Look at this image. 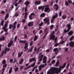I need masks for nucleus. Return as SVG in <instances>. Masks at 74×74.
<instances>
[{"mask_svg": "<svg viewBox=\"0 0 74 74\" xmlns=\"http://www.w3.org/2000/svg\"><path fill=\"white\" fill-rule=\"evenodd\" d=\"M66 63H64L62 66H59V68H52L50 69V70H49L47 72V74H54L55 73L58 74L60 73V71L65 67L66 65Z\"/></svg>", "mask_w": 74, "mask_h": 74, "instance_id": "nucleus-1", "label": "nucleus"}, {"mask_svg": "<svg viewBox=\"0 0 74 74\" xmlns=\"http://www.w3.org/2000/svg\"><path fill=\"white\" fill-rule=\"evenodd\" d=\"M55 32L53 31L50 34V39H52L53 40H54L55 38V35H54Z\"/></svg>", "mask_w": 74, "mask_h": 74, "instance_id": "nucleus-2", "label": "nucleus"}, {"mask_svg": "<svg viewBox=\"0 0 74 74\" xmlns=\"http://www.w3.org/2000/svg\"><path fill=\"white\" fill-rule=\"evenodd\" d=\"M8 21H7V23H5L4 27H3V29L4 30V31L5 32H7L8 31V29L6 28L8 27Z\"/></svg>", "mask_w": 74, "mask_h": 74, "instance_id": "nucleus-3", "label": "nucleus"}, {"mask_svg": "<svg viewBox=\"0 0 74 74\" xmlns=\"http://www.w3.org/2000/svg\"><path fill=\"white\" fill-rule=\"evenodd\" d=\"M43 21H44V23L45 24H47L48 25L50 23L49 21V18L48 17L46 18L43 19Z\"/></svg>", "mask_w": 74, "mask_h": 74, "instance_id": "nucleus-4", "label": "nucleus"}, {"mask_svg": "<svg viewBox=\"0 0 74 74\" xmlns=\"http://www.w3.org/2000/svg\"><path fill=\"white\" fill-rule=\"evenodd\" d=\"M67 26L68 27V29L66 31V29H65L64 30V33H66L69 32L71 29V25L70 24H68L67 25Z\"/></svg>", "mask_w": 74, "mask_h": 74, "instance_id": "nucleus-5", "label": "nucleus"}, {"mask_svg": "<svg viewBox=\"0 0 74 74\" xmlns=\"http://www.w3.org/2000/svg\"><path fill=\"white\" fill-rule=\"evenodd\" d=\"M58 16V14H56V15H54L52 17V19L51 20V23H53V22L54 19Z\"/></svg>", "mask_w": 74, "mask_h": 74, "instance_id": "nucleus-6", "label": "nucleus"}, {"mask_svg": "<svg viewBox=\"0 0 74 74\" xmlns=\"http://www.w3.org/2000/svg\"><path fill=\"white\" fill-rule=\"evenodd\" d=\"M34 16V14L33 13H32L29 16V18L30 19H32Z\"/></svg>", "mask_w": 74, "mask_h": 74, "instance_id": "nucleus-7", "label": "nucleus"}, {"mask_svg": "<svg viewBox=\"0 0 74 74\" xmlns=\"http://www.w3.org/2000/svg\"><path fill=\"white\" fill-rule=\"evenodd\" d=\"M28 44L27 43H25V46L24 47V49H25V52H26L27 49H28V48L27 47L28 46Z\"/></svg>", "mask_w": 74, "mask_h": 74, "instance_id": "nucleus-8", "label": "nucleus"}, {"mask_svg": "<svg viewBox=\"0 0 74 74\" xmlns=\"http://www.w3.org/2000/svg\"><path fill=\"white\" fill-rule=\"evenodd\" d=\"M50 10L49 9V8L48 7H46L45 9V10H44V11L45 12H48V13H49L50 11Z\"/></svg>", "mask_w": 74, "mask_h": 74, "instance_id": "nucleus-9", "label": "nucleus"}, {"mask_svg": "<svg viewBox=\"0 0 74 74\" xmlns=\"http://www.w3.org/2000/svg\"><path fill=\"white\" fill-rule=\"evenodd\" d=\"M53 51H54V52H55L56 53V55H57L58 53V48H56L54 49Z\"/></svg>", "mask_w": 74, "mask_h": 74, "instance_id": "nucleus-10", "label": "nucleus"}, {"mask_svg": "<svg viewBox=\"0 0 74 74\" xmlns=\"http://www.w3.org/2000/svg\"><path fill=\"white\" fill-rule=\"evenodd\" d=\"M13 41L11 40L10 42L8 43V47H10L13 44Z\"/></svg>", "mask_w": 74, "mask_h": 74, "instance_id": "nucleus-11", "label": "nucleus"}, {"mask_svg": "<svg viewBox=\"0 0 74 74\" xmlns=\"http://www.w3.org/2000/svg\"><path fill=\"white\" fill-rule=\"evenodd\" d=\"M46 60H47V58L46 56H44L43 59V63H45L47 62Z\"/></svg>", "mask_w": 74, "mask_h": 74, "instance_id": "nucleus-12", "label": "nucleus"}, {"mask_svg": "<svg viewBox=\"0 0 74 74\" xmlns=\"http://www.w3.org/2000/svg\"><path fill=\"white\" fill-rule=\"evenodd\" d=\"M43 55H40V56L39 58V61L40 62H41V61H42V57H43Z\"/></svg>", "mask_w": 74, "mask_h": 74, "instance_id": "nucleus-13", "label": "nucleus"}, {"mask_svg": "<svg viewBox=\"0 0 74 74\" xmlns=\"http://www.w3.org/2000/svg\"><path fill=\"white\" fill-rule=\"evenodd\" d=\"M70 46L71 47H74V42L71 41L70 42Z\"/></svg>", "mask_w": 74, "mask_h": 74, "instance_id": "nucleus-14", "label": "nucleus"}, {"mask_svg": "<svg viewBox=\"0 0 74 74\" xmlns=\"http://www.w3.org/2000/svg\"><path fill=\"white\" fill-rule=\"evenodd\" d=\"M29 62H32V61H35V62L36 59H35V58H32V59H30L29 60Z\"/></svg>", "mask_w": 74, "mask_h": 74, "instance_id": "nucleus-15", "label": "nucleus"}, {"mask_svg": "<svg viewBox=\"0 0 74 74\" xmlns=\"http://www.w3.org/2000/svg\"><path fill=\"white\" fill-rule=\"evenodd\" d=\"M54 8L56 9V10H57L58 8V6L57 4H55L54 5Z\"/></svg>", "mask_w": 74, "mask_h": 74, "instance_id": "nucleus-16", "label": "nucleus"}, {"mask_svg": "<svg viewBox=\"0 0 74 74\" xmlns=\"http://www.w3.org/2000/svg\"><path fill=\"white\" fill-rule=\"evenodd\" d=\"M10 50V49L9 48H8L7 47H6L5 48V51L4 52V53H6L7 52V51H8V52Z\"/></svg>", "mask_w": 74, "mask_h": 74, "instance_id": "nucleus-17", "label": "nucleus"}, {"mask_svg": "<svg viewBox=\"0 0 74 74\" xmlns=\"http://www.w3.org/2000/svg\"><path fill=\"white\" fill-rule=\"evenodd\" d=\"M33 25V22H31L28 23V25L29 27H30Z\"/></svg>", "mask_w": 74, "mask_h": 74, "instance_id": "nucleus-18", "label": "nucleus"}, {"mask_svg": "<svg viewBox=\"0 0 74 74\" xmlns=\"http://www.w3.org/2000/svg\"><path fill=\"white\" fill-rule=\"evenodd\" d=\"M59 64V60L57 61L56 64L55 65V66H56V67H58Z\"/></svg>", "mask_w": 74, "mask_h": 74, "instance_id": "nucleus-19", "label": "nucleus"}, {"mask_svg": "<svg viewBox=\"0 0 74 74\" xmlns=\"http://www.w3.org/2000/svg\"><path fill=\"white\" fill-rule=\"evenodd\" d=\"M18 41H19V42L20 43H25L26 42V40H21L20 39H18Z\"/></svg>", "mask_w": 74, "mask_h": 74, "instance_id": "nucleus-20", "label": "nucleus"}, {"mask_svg": "<svg viewBox=\"0 0 74 74\" xmlns=\"http://www.w3.org/2000/svg\"><path fill=\"white\" fill-rule=\"evenodd\" d=\"M17 23V22L16 21L15 23H14V25H13V26H12V27H13V29H14L16 27V24Z\"/></svg>", "mask_w": 74, "mask_h": 74, "instance_id": "nucleus-21", "label": "nucleus"}, {"mask_svg": "<svg viewBox=\"0 0 74 74\" xmlns=\"http://www.w3.org/2000/svg\"><path fill=\"white\" fill-rule=\"evenodd\" d=\"M23 53V52H21V53H18V58H20V57H21V55H22Z\"/></svg>", "mask_w": 74, "mask_h": 74, "instance_id": "nucleus-22", "label": "nucleus"}, {"mask_svg": "<svg viewBox=\"0 0 74 74\" xmlns=\"http://www.w3.org/2000/svg\"><path fill=\"white\" fill-rule=\"evenodd\" d=\"M40 4V1H37L35 2V4L36 5H39Z\"/></svg>", "mask_w": 74, "mask_h": 74, "instance_id": "nucleus-23", "label": "nucleus"}, {"mask_svg": "<svg viewBox=\"0 0 74 74\" xmlns=\"http://www.w3.org/2000/svg\"><path fill=\"white\" fill-rule=\"evenodd\" d=\"M23 62V59H21L20 60V62H19V64H22V63Z\"/></svg>", "mask_w": 74, "mask_h": 74, "instance_id": "nucleus-24", "label": "nucleus"}, {"mask_svg": "<svg viewBox=\"0 0 74 74\" xmlns=\"http://www.w3.org/2000/svg\"><path fill=\"white\" fill-rule=\"evenodd\" d=\"M73 31H70L69 33H68V34L69 35L71 36L72 35V34H73Z\"/></svg>", "mask_w": 74, "mask_h": 74, "instance_id": "nucleus-25", "label": "nucleus"}, {"mask_svg": "<svg viewBox=\"0 0 74 74\" xmlns=\"http://www.w3.org/2000/svg\"><path fill=\"white\" fill-rule=\"evenodd\" d=\"M34 41H35L37 40L38 38V37L36 36H35L34 37Z\"/></svg>", "mask_w": 74, "mask_h": 74, "instance_id": "nucleus-26", "label": "nucleus"}, {"mask_svg": "<svg viewBox=\"0 0 74 74\" xmlns=\"http://www.w3.org/2000/svg\"><path fill=\"white\" fill-rule=\"evenodd\" d=\"M29 4V3L28 1H26L25 3V4L26 5V6H28Z\"/></svg>", "mask_w": 74, "mask_h": 74, "instance_id": "nucleus-27", "label": "nucleus"}, {"mask_svg": "<svg viewBox=\"0 0 74 74\" xmlns=\"http://www.w3.org/2000/svg\"><path fill=\"white\" fill-rule=\"evenodd\" d=\"M36 61H35L34 62L33 64L31 65V66L32 67H34V66H35V63H36Z\"/></svg>", "mask_w": 74, "mask_h": 74, "instance_id": "nucleus-28", "label": "nucleus"}, {"mask_svg": "<svg viewBox=\"0 0 74 74\" xmlns=\"http://www.w3.org/2000/svg\"><path fill=\"white\" fill-rule=\"evenodd\" d=\"M44 7H40L38 8V9H42V11H43L44 9Z\"/></svg>", "mask_w": 74, "mask_h": 74, "instance_id": "nucleus-29", "label": "nucleus"}, {"mask_svg": "<svg viewBox=\"0 0 74 74\" xmlns=\"http://www.w3.org/2000/svg\"><path fill=\"white\" fill-rule=\"evenodd\" d=\"M34 47L33 46L32 47L30 48V49L28 51V52H32Z\"/></svg>", "mask_w": 74, "mask_h": 74, "instance_id": "nucleus-30", "label": "nucleus"}, {"mask_svg": "<svg viewBox=\"0 0 74 74\" xmlns=\"http://www.w3.org/2000/svg\"><path fill=\"white\" fill-rule=\"evenodd\" d=\"M62 17L63 19H65L66 18V15H64L62 16Z\"/></svg>", "mask_w": 74, "mask_h": 74, "instance_id": "nucleus-31", "label": "nucleus"}, {"mask_svg": "<svg viewBox=\"0 0 74 74\" xmlns=\"http://www.w3.org/2000/svg\"><path fill=\"white\" fill-rule=\"evenodd\" d=\"M9 17V14H6V17H5V20H6L7 19V18H8Z\"/></svg>", "mask_w": 74, "mask_h": 74, "instance_id": "nucleus-32", "label": "nucleus"}, {"mask_svg": "<svg viewBox=\"0 0 74 74\" xmlns=\"http://www.w3.org/2000/svg\"><path fill=\"white\" fill-rule=\"evenodd\" d=\"M45 15V13H42V14H41L40 15V16L41 17H44Z\"/></svg>", "mask_w": 74, "mask_h": 74, "instance_id": "nucleus-33", "label": "nucleus"}, {"mask_svg": "<svg viewBox=\"0 0 74 74\" xmlns=\"http://www.w3.org/2000/svg\"><path fill=\"white\" fill-rule=\"evenodd\" d=\"M74 36H72V37H70L69 39V40H73V39L74 38Z\"/></svg>", "mask_w": 74, "mask_h": 74, "instance_id": "nucleus-34", "label": "nucleus"}, {"mask_svg": "<svg viewBox=\"0 0 74 74\" xmlns=\"http://www.w3.org/2000/svg\"><path fill=\"white\" fill-rule=\"evenodd\" d=\"M12 68L10 69V70H9V73L10 74L12 73Z\"/></svg>", "mask_w": 74, "mask_h": 74, "instance_id": "nucleus-35", "label": "nucleus"}, {"mask_svg": "<svg viewBox=\"0 0 74 74\" xmlns=\"http://www.w3.org/2000/svg\"><path fill=\"white\" fill-rule=\"evenodd\" d=\"M47 33H48L47 32H46V33L44 35V36H43V39H44V38H45V37L46 36V35H47Z\"/></svg>", "mask_w": 74, "mask_h": 74, "instance_id": "nucleus-36", "label": "nucleus"}, {"mask_svg": "<svg viewBox=\"0 0 74 74\" xmlns=\"http://www.w3.org/2000/svg\"><path fill=\"white\" fill-rule=\"evenodd\" d=\"M31 67V66H28L27 67L25 68L24 69V70H27V69H29V68H30Z\"/></svg>", "mask_w": 74, "mask_h": 74, "instance_id": "nucleus-37", "label": "nucleus"}, {"mask_svg": "<svg viewBox=\"0 0 74 74\" xmlns=\"http://www.w3.org/2000/svg\"><path fill=\"white\" fill-rule=\"evenodd\" d=\"M42 67L40 65V66H39L38 67L39 71H40L42 69Z\"/></svg>", "mask_w": 74, "mask_h": 74, "instance_id": "nucleus-38", "label": "nucleus"}, {"mask_svg": "<svg viewBox=\"0 0 74 74\" xmlns=\"http://www.w3.org/2000/svg\"><path fill=\"white\" fill-rule=\"evenodd\" d=\"M27 12H26V13H25V15L24 16V18H25L27 17Z\"/></svg>", "mask_w": 74, "mask_h": 74, "instance_id": "nucleus-39", "label": "nucleus"}, {"mask_svg": "<svg viewBox=\"0 0 74 74\" xmlns=\"http://www.w3.org/2000/svg\"><path fill=\"white\" fill-rule=\"evenodd\" d=\"M54 26L53 25H51L50 27V29H52L53 27Z\"/></svg>", "mask_w": 74, "mask_h": 74, "instance_id": "nucleus-40", "label": "nucleus"}, {"mask_svg": "<svg viewBox=\"0 0 74 74\" xmlns=\"http://www.w3.org/2000/svg\"><path fill=\"white\" fill-rule=\"evenodd\" d=\"M43 23L42 21H41V23L40 24H39V26H42Z\"/></svg>", "mask_w": 74, "mask_h": 74, "instance_id": "nucleus-41", "label": "nucleus"}, {"mask_svg": "<svg viewBox=\"0 0 74 74\" xmlns=\"http://www.w3.org/2000/svg\"><path fill=\"white\" fill-rule=\"evenodd\" d=\"M4 39V36H3L1 38H0V40H3Z\"/></svg>", "mask_w": 74, "mask_h": 74, "instance_id": "nucleus-42", "label": "nucleus"}, {"mask_svg": "<svg viewBox=\"0 0 74 74\" xmlns=\"http://www.w3.org/2000/svg\"><path fill=\"white\" fill-rule=\"evenodd\" d=\"M65 41L63 40L61 41L59 43L60 44H62L65 42Z\"/></svg>", "mask_w": 74, "mask_h": 74, "instance_id": "nucleus-43", "label": "nucleus"}, {"mask_svg": "<svg viewBox=\"0 0 74 74\" xmlns=\"http://www.w3.org/2000/svg\"><path fill=\"white\" fill-rule=\"evenodd\" d=\"M6 66H7V65L6 64H5L4 65H3V69H5H5L4 68H5L6 67Z\"/></svg>", "mask_w": 74, "mask_h": 74, "instance_id": "nucleus-44", "label": "nucleus"}, {"mask_svg": "<svg viewBox=\"0 0 74 74\" xmlns=\"http://www.w3.org/2000/svg\"><path fill=\"white\" fill-rule=\"evenodd\" d=\"M65 4L66 6H68L69 5V4L67 2H65Z\"/></svg>", "mask_w": 74, "mask_h": 74, "instance_id": "nucleus-45", "label": "nucleus"}, {"mask_svg": "<svg viewBox=\"0 0 74 74\" xmlns=\"http://www.w3.org/2000/svg\"><path fill=\"white\" fill-rule=\"evenodd\" d=\"M55 62H56V61L54 60H53L51 62V63L52 64H53V63H55Z\"/></svg>", "mask_w": 74, "mask_h": 74, "instance_id": "nucleus-46", "label": "nucleus"}, {"mask_svg": "<svg viewBox=\"0 0 74 74\" xmlns=\"http://www.w3.org/2000/svg\"><path fill=\"white\" fill-rule=\"evenodd\" d=\"M3 22H4V20H3L1 22V25L2 26H3Z\"/></svg>", "mask_w": 74, "mask_h": 74, "instance_id": "nucleus-47", "label": "nucleus"}, {"mask_svg": "<svg viewBox=\"0 0 74 74\" xmlns=\"http://www.w3.org/2000/svg\"><path fill=\"white\" fill-rule=\"evenodd\" d=\"M18 68H14V71H15V72H16L17 70H18Z\"/></svg>", "mask_w": 74, "mask_h": 74, "instance_id": "nucleus-48", "label": "nucleus"}, {"mask_svg": "<svg viewBox=\"0 0 74 74\" xmlns=\"http://www.w3.org/2000/svg\"><path fill=\"white\" fill-rule=\"evenodd\" d=\"M2 63H3V64H5V63H6V61H5V60H4L2 61Z\"/></svg>", "mask_w": 74, "mask_h": 74, "instance_id": "nucleus-49", "label": "nucleus"}, {"mask_svg": "<svg viewBox=\"0 0 74 74\" xmlns=\"http://www.w3.org/2000/svg\"><path fill=\"white\" fill-rule=\"evenodd\" d=\"M51 58H49V60H48V61H47V63H50V61H51Z\"/></svg>", "mask_w": 74, "mask_h": 74, "instance_id": "nucleus-50", "label": "nucleus"}, {"mask_svg": "<svg viewBox=\"0 0 74 74\" xmlns=\"http://www.w3.org/2000/svg\"><path fill=\"white\" fill-rule=\"evenodd\" d=\"M59 44H60V43H56L55 45H54V46H57L59 45Z\"/></svg>", "mask_w": 74, "mask_h": 74, "instance_id": "nucleus-51", "label": "nucleus"}, {"mask_svg": "<svg viewBox=\"0 0 74 74\" xmlns=\"http://www.w3.org/2000/svg\"><path fill=\"white\" fill-rule=\"evenodd\" d=\"M57 38H55V41H54L55 43H56L57 42Z\"/></svg>", "mask_w": 74, "mask_h": 74, "instance_id": "nucleus-52", "label": "nucleus"}, {"mask_svg": "<svg viewBox=\"0 0 74 74\" xmlns=\"http://www.w3.org/2000/svg\"><path fill=\"white\" fill-rule=\"evenodd\" d=\"M5 69L3 68L2 69L3 72L2 73V74H3L4 72Z\"/></svg>", "mask_w": 74, "mask_h": 74, "instance_id": "nucleus-53", "label": "nucleus"}, {"mask_svg": "<svg viewBox=\"0 0 74 74\" xmlns=\"http://www.w3.org/2000/svg\"><path fill=\"white\" fill-rule=\"evenodd\" d=\"M4 52V51H3L1 53V57L3 56Z\"/></svg>", "mask_w": 74, "mask_h": 74, "instance_id": "nucleus-54", "label": "nucleus"}, {"mask_svg": "<svg viewBox=\"0 0 74 74\" xmlns=\"http://www.w3.org/2000/svg\"><path fill=\"white\" fill-rule=\"evenodd\" d=\"M12 25L11 24L9 25V29H11L12 28Z\"/></svg>", "mask_w": 74, "mask_h": 74, "instance_id": "nucleus-55", "label": "nucleus"}, {"mask_svg": "<svg viewBox=\"0 0 74 74\" xmlns=\"http://www.w3.org/2000/svg\"><path fill=\"white\" fill-rule=\"evenodd\" d=\"M40 66H41V67H42V68H44L45 66V65L44 64L41 65Z\"/></svg>", "mask_w": 74, "mask_h": 74, "instance_id": "nucleus-56", "label": "nucleus"}, {"mask_svg": "<svg viewBox=\"0 0 74 74\" xmlns=\"http://www.w3.org/2000/svg\"><path fill=\"white\" fill-rule=\"evenodd\" d=\"M62 12H59V16H61L62 15Z\"/></svg>", "mask_w": 74, "mask_h": 74, "instance_id": "nucleus-57", "label": "nucleus"}, {"mask_svg": "<svg viewBox=\"0 0 74 74\" xmlns=\"http://www.w3.org/2000/svg\"><path fill=\"white\" fill-rule=\"evenodd\" d=\"M22 1V0H19L18 2V4L20 3Z\"/></svg>", "mask_w": 74, "mask_h": 74, "instance_id": "nucleus-58", "label": "nucleus"}, {"mask_svg": "<svg viewBox=\"0 0 74 74\" xmlns=\"http://www.w3.org/2000/svg\"><path fill=\"white\" fill-rule=\"evenodd\" d=\"M25 19H23V20L22 21V22L24 23L25 22Z\"/></svg>", "mask_w": 74, "mask_h": 74, "instance_id": "nucleus-59", "label": "nucleus"}, {"mask_svg": "<svg viewBox=\"0 0 74 74\" xmlns=\"http://www.w3.org/2000/svg\"><path fill=\"white\" fill-rule=\"evenodd\" d=\"M18 3H16L14 4V5L15 6L17 7L18 6Z\"/></svg>", "mask_w": 74, "mask_h": 74, "instance_id": "nucleus-60", "label": "nucleus"}, {"mask_svg": "<svg viewBox=\"0 0 74 74\" xmlns=\"http://www.w3.org/2000/svg\"><path fill=\"white\" fill-rule=\"evenodd\" d=\"M25 11L26 12L27 10V7H26L25 8Z\"/></svg>", "mask_w": 74, "mask_h": 74, "instance_id": "nucleus-61", "label": "nucleus"}, {"mask_svg": "<svg viewBox=\"0 0 74 74\" xmlns=\"http://www.w3.org/2000/svg\"><path fill=\"white\" fill-rule=\"evenodd\" d=\"M17 38V36H16L15 38H14V41L16 42V39Z\"/></svg>", "mask_w": 74, "mask_h": 74, "instance_id": "nucleus-62", "label": "nucleus"}, {"mask_svg": "<svg viewBox=\"0 0 74 74\" xmlns=\"http://www.w3.org/2000/svg\"><path fill=\"white\" fill-rule=\"evenodd\" d=\"M33 41H31L30 42V45H32L33 44Z\"/></svg>", "mask_w": 74, "mask_h": 74, "instance_id": "nucleus-63", "label": "nucleus"}, {"mask_svg": "<svg viewBox=\"0 0 74 74\" xmlns=\"http://www.w3.org/2000/svg\"><path fill=\"white\" fill-rule=\"evenodd\" d=\"M18 14L17 13H16V14H15V16H18Z\"/></svg>", "mask_w": 74, "mask_h": 74, "instance_id": "nucleus-64", "label": "nucleus"}]
</instances>
